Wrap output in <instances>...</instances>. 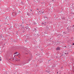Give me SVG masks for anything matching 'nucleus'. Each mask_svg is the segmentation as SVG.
I'll use <instances>...</instances> for the list:
<instances>
[{"label":"nucleus","instance_id":"nucleus-2","mask_svg":"<svg viewBox=\"0 0 74 74\" xmlns=\"http://www.w3.org/2000/svg\"><path fill=\"white\" fill-rule=\"evenodd\" d=\"M56 49L57 50H60V49L59 47H58Z\"/></svg>","mask_w":74,"mask_h":74},{"label":"nucleus","instance_id":"nucleus-11","mask_svg":"<svg viewBox=\"0 0 74 74\" xmlns=\"http://www.w3.org/2000/svg\"><path fill=\"white\" fill-rule=\"evenodd\" d=\"M19 61H20V59L19 60Z\"/></svg>","mask_w":74,"mask_h":74},{"label":"nucleus","instance_id":"nucleus-10","mask_svg":"<svg viewBox=\"0 0 74 74\" xmlns=\"http://www.w3.org/2000/svg\"><path fill=\"white\" fill-rule=\"evenodd\" d=\"M52 1H54V0H52Z\"/></svg>","mask_w":74,"mask_h":74},{"label":"nucleus","instance_id":"nucleus-8","mask_svg":"<svg viewBox=\"0 0 74 74\" xmlns=\"http://www.w3.org/2000/svg\"><path fill=\"white\" fill-rule=\"evenodd\" d=\"M18 58H20V57H19V56H18Z\"/></svg>","mask_w":74,"mask_h":74},{"label":"nucleus","instance_id":"nucleus-3","mask_svg":"<svg viewBox=\"0 0 74 74\" xmlns=\"http://www.w3.org/2000/svg\"><path fill=\"white\" fill-rule=\"evenodd\" d=\"M0 61H1V57L0 56Z\"/></svg>","mask_w":74,"mask_h":74},{"label":"nucleus","instance_id":"nucleus-5","mask_svg":"<svg viewBox=\"0 0 74 74\" xmlns=\"http://www.w3.org/2000/svg\"><path fill=\"white\" fill-rule=\"evenodd\" d=\"M42 25H43V24H44L43 23H42Z\"/></svg>","mask_w":74,"mask_h":74},{"label":"nucleus","instance_id":"nucleus-4","mask_svg":"<svg viewBox=\"0 0 74 74\" xmlns=\"http://www.w3.org/2000/svg\"><path fill=\"white\" fill-rule=\"evenodd\" d=\"M18 53V52H16L15 53V54H16V53Z\"/></svg>","mask_w":74,"mask_h":74},{"label":"nucleus","instance_id":"nucleus-7","mask_svg":"<svg viewBox=\"0 0 74 74\" xmlns=\"http://www.w3.org/2000/svg\"><path fill=\"white\" fill-rule=\"evenodd\" d=\"M35 23H34V25H35Z\"/></svg>","mask_w":74,"mask_h":74},{"label":"nucleus","instance_id":"nucleus-6","mask_svg":"<svg viewBox=\"0 0 74 74\" xmlns=\"http://www.w3.org/2000/svg\"><path fill=\"white\" fill-rule=\"evenodd\" d=\"M63 33H64V34H66V33H65V32H64Z\"/></svg>","mask_w":74,"mask_h":74},{"label":"nucleus","instance_id":"nucleus-9","mask_svg":"<svg viewBox=\"0 0 74 74\" xmlns=\"http://www.w3.org/2000/svg\"><path fill=\"white\" fill-rule=\"evenodd\" d=\"M73 45H74V43H73Z\"/></svg>","mask_w":74,"mask_h":74},{"label":"nucleus","instance_id":"nucleus-13","mask_svg":"<svg viewBox=\"0 0 74 74\" xmlns=\"http://www.w3.org/2000/svg\"><path fill=\"white\" fill-rule=\"evenodd\" d=\"M37 10H38V9H37Z\"/></svg>","mask_w":74,"mask_h":74},{"label":"nucleus","instance_id":"nucleus-1","mask_svg":"<svg viewBox=\"0 0 74 74\" xmlns=\"http://www.w3.org/2000/svg\"><path fill=\"white\" fill-rule=\"evenodd\" d=\"M5 19H7V21H8L9 20V17H6Z\"/></svg>","mask_w":74,"mask_h":74},{"label":"nucleus","instance_id":"nucleus-12","mask_svg":"<svg viewBox=\"0 0 74 74\" xmlns=\"http://www.w3.org/2000/svg\"><path fill=\"white\" fill-rule=\"evenodd\" d=\"M18 55H17V56H18Z\"/></svg>","mask_w":74,"mask_h":74}]
</instances>
